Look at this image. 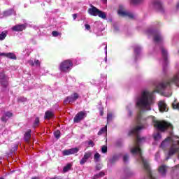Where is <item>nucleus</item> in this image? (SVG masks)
<instances>
[{
  "instance_id": "nucleus-1",
  "label": "nucleus",
  "mask_w": 179,
  "mask_h": 179,
  "mask_svg": "<svg viewBox=\"0 0 179 179\" xmlns=\"http://www.w3.org/2000/svg\"><path fill=\"white\" fill-rule=\"evenodd\" d=\"M143 128V126H136L129 131V135H134V136H136L135 146L131 150V152L133 153V155L137 153V155L140 156V159L143 162L144 168L147 170L150 178L156 179L155 177H153V175H152V172H150V167H149L148 161L143 159V157H142V152L139 148V145H141V143H143L146 141V138L145 137H141V136H139V134H141V131H142Z\"/></svg>"
},
{
  "instance_id": "nucleus-2",
  "label": "nucleus",
  "mask_w": 179,
  "mask_h": 179,
  "mask_svg": "<svg viewBox=\"0 0 179 179\" xmlns=\"http://www.w3.org/2000/svg\"><path fill=\"white\" fill-rule=\"evenodd\" d=\"M153 104V96L151 92L148 90H143L141 92V95L137 98L136 106L143 108V110H147L150 111L151 110L150 106Z\"/></svg>"
},
{
  "instance_id": "nucleus-3",
  "label": "nucleus",
  "mask_w": 179,
  "mask_h": 179,
  "mask_svg": "<svg viewBox=\"0 0 179 179\" xmlns=\"http://www.w3.org/2000/svg\"><path fill=\"white\" fill-rule=\"evenodd\" d=\"M154 127L161 132H165L167 129L173 131V125L166 121H155L154 122Z\"/></svg>"
},
{
  "instance_id": "nucleus-4",
  "label": "nucleus",
  "mask_w": 179,
  "mask_h": 179,
  "mask_svg": "<svg viewBox=\"0 0 179 179\" xmlns=\"http://www.w3.org/2000/svg\"><path fill=\"white\" fill-rule=\"evenodd\" d=\"M73 66V63L71 62V59H67L62 62L60 63L59 69L63 73H68L72 69Z\"/></svg>"
},
{
  "instance_id": "nucleus-5",
  "label": "nucleus",
  "mask_w": 179,
  "mask_h": 179,
  "mask_svg": "<svg viewBox=\"0 0 179 179\" xmlns=\"http://www.w3.org/2000/svg\"><path fill=\"white\" fill-rule=\"evenodd\" d=\"M88 13L92 16H99V17H101V19H107V14L99 10L93 5H91V8L88 9Z\"/></svg>"
},
{
  "instance_id": "nucleus-6",
  "label": "nucleus",
  "mask_w": 179,
  "mask_h": 179,
  "mask_svg": "<svg viewBox=\"0 0 179 179\" xmlns=\"http://www.w3.org/2000/svg\"><path fill=\"white\" fill-rule=\"evenodd\" d=\"M179 150V141H178V145L172 144L170 147L169 152H168V157H166V160H169L171 156H174L176 153H177Z\"/></svg>"
},
{
  "instance_id": "nucleus-7",
  "label": "nucleus",
  "mask_w": 179,
  "mask_h": 179,
  "mask_svg": "<svg viewBox=\"0 0 179 179\" xmlns=\"http://www.w3.org/2000/svg\"><path fill=\"white\" fill-rule=\"evenodd\" d=\"M79 97V94L74 92L71 96H69L64 99V103L66 104L67 103H75V101H76Z\"/></svg>"
},
{
  "instance_id": "nucleus-8",
  "label": "nucleus",
  "mask_w": 179,
  "mask_h": 179,
  "mask_svg": "<svg viewBox=\"0 0 179 179\" xmlns=\"http://www.w3.org/2000/svg\"><path fill=\"white\" fill-rule=\"evenodd\" d=\"M1 87L6 89L9 86V77L6 76L3 73H1Z\"/></svg>"
},
{
  "instance_id": "nucleus-9",
  "label": "nucleus",
  "mask_w": 179,
  "mask_h": 179,
  "mask_svg": "<svg viewBox=\"0 0 179 179\" xmlns=\"http://www.w3.org/2000/svg\"><path fill=\"white\" fill-rule=\"evenodd\" d=\"M79 152V148H74L69 150H64L62 151L63 156H69L70 155H75Z\"/></svg>"
},
{
  "instance_id": "nucleus-10",
  "label": "nucleus",
  "mask_w": 179,
  "mask_h": 179,
  "mask_svg": "<svg viewBox=\"0 0 179 179\" xmlns=\"http://www.w3.org/2000/svg\"><path fill=\"white\" fill-rule=\"evenodd\" d=\"M86 117V113L81 111L76 114L74 117L73 122L76 123L80 122L83 118Z\"/></svg>"
},
{
  "instance_id": "nucleus-11",
  "label": "nucleus",
  "mask_w": 179,
  "mask_h": 179,
  "mask_svg": "<svg viewBox=\"0 0 179 179\" xmlns=\"http://www.w3.org/2000/svg\"><path fill=\"white\" fill-rule=\"evenodd\" d=\"M92 153L91 151L85 152L83 157L80 161V164H81V166H83V164H85V163L87 162V159H90V157H92Z\"/></svg>"
},
{
  "instance_id": "nucleus-12",
  "label": "nucleus",
  "mask_w": 179,
  "mask_h": 179,
  "mask_svg": "<svg viewBox=\"0 0 179 179\" xmlns=\"http://www.w3.org/2000/svg\"><path fill=\"white\" fill-rule=\"evenodd\" d=\"M26 27H27V25L26 24H17L15 26H13L11 29L13 31H23V30H26Z\"/></svg>"
},
{
  "instance_id": "nucleus-13",
  "label": "nucleus",
  "mask_w": 179,
  "mask_h": 179,
  "mask_svg": "<svg viewBox=\"0 0 179 179\" xmlns=\"http://www.w3.org/2000/svg\"><path fill=\"white\" fill-rule=\"evenodd\" d=\"M117 13L118 15H120V16H128V17H130V19H134V17H135L134 14L128 11H124L122 9L118 10Z\"/></svg>"
},
{
  "instance_id": "nucleus-14",
  "label": "nucleus",
  "mask_w": 179,
  "mask_h": 179,
  "mask_svg": "<svg viewBox=\"0 0 179 179\" xmlns=\"http://www.w3.org/2000/svg\"><path fill=\"white\" fill-rule=\"evenodd\" d=\"M159 110L161 113H164L167 111V104L164 101H161L158 103Z\"/></svg>"
},
{
  "instance_id": "nucleus-15",
  "label": "nucleus",
  "mask_w": 179,
  "mask_h": 179,
  "mask_svg": "<svg viewBox=\"0 0 179 179\" xmlns=\"http://www.w3.org/2000/svg\"><path fill=\"white\" fill-rule=\"evenodd\" d=\"M159 173L162 176H166V173H167V166L166 165H162L158 169Z\"/></svg>"
},
{
  "instance_id": "nucleus-16",
  "label": "nucleus",
  "mask_w": 179,
  "mask_h": 179,
  "mask_svg": "<svg viewBox=\"0 0 179 179\" xmlns=\"http://www.w3.org/2000/svg\"><path fill=\"white\" fill-rule=\"evenodd\" d=\"M13 113L10 112H5L1 117V120L3 121V122H6L8 119L13 117Z\"/></svg>"
},
{
  "instance_id": "nucleus-17",
  "label": "nucleus",
  "mask_w": 179,
  "mask_h": 179,
  "mask_svg": "<svg viewBox=\"0 0 179 179\" xmlns=\"http://www.w3.org/2000/svg\"><path fill=\"white\" fill-rule=\"evenodd\" d=\"M1 57H6L10 59H16V55L15 53H1Z\"/></svg>"
},
{
  "instance_id": "nucleus-18",
  "label": "nucleus",
  "mask_w": 179,
  "mask_h": 179,
  "mask_svg": "<svg viewBox=\"0 0 179 179\" xmlns=\"http://www.w3.org/2000/svg\"><path fill=\"white\" fill-rule=\"evenodd\" d=\"M31 138V130L28 129L24 135V140L25 141V142H29Z\"/></svg>"
},
{
  "instance_id": "nucleus-19",
  "label": "nucleus",
  "mask_w": 179,
  "mask_h": 179,
  "mask_svg": "<svg viewBox=\"0 0 179 179\" xmlns=\"http://www.w3.org/2000/svg\"><path fill=\"white\" fill-rule=\"evenodd\" d=\"M54 117V112L48 110L45 113V120H51Z\"/></svg>"
},
{
  "instance_id": "nucleus-20",
  "label": "nucleus",
  "mask_w": 179,
  "mask_h": 179,
  "mask_svg": "<svg viewBox=\"0 0 179 179\" xmlns=\"http://www.w3.org/2000/svg\"><path fill=\"white\" fill-rule=\"evenodd\" d=\"M161 51H162L164 61L165 64H167V50L166 49H164V48H162Z\"/></svg>"
},
{
  "instance_id": "nucleus-21",
  "label": "nucleus",
  "mask_w": 179,
  "mask_h": 179,
  "mask_svg": "<svg viewBox=\"0 0 179 179\" xmlns=\"http://www.w3.org/2000/svg\"><path fill=\"white\" fill-rule=\"evenodd\" d=\"M153 5L155 8H157V9H159V10L162 9V3H160L159 0L154 1Z\"/></svg>"
},
{
  "instance_id": "nucleus-22",
  "label": "nucleus",
  "mask_w": 179,
  "mask_h": 179,
  "mask_svg": "<svg viewBox=\"0 0 179 179\" xmlns=\"http://www.w3.org/2000/svg\"><path fill=\"white\" fill-rule=\"evenodd\" d=\"M71 169H72V164H67L66 166L63 168V173H68Z\"/></svg>"
},
{
  "instance_id": "nucleus-23",
  "label": "nucleus",
  "mask_w": 179,
  "mask_h": 179,
  "mask_svg": "<svg viewBox=\"0 0 179 179\" xmlns=\"http://www.w3.org/2000/svg\"><path fill=\"white\" fill-rule=\"evenodd\" d=\"M13 9H10V10H8L7 11H4L3 13V15L4 17H6V16H10V15H13Z\"/></svg>"
},
{
  "instance_id": "nucleus-24",
  "label": "nucleus",
  "mask_w": 179,
  "mask_h": 179,
  "mask_svg": "<svg viewBox=\"0 0 179 179\" xmlns=\"http://www.w3.org/2000/svg\"><path fill=\"white\" fill-rule=\"evenodd\" d=\"M154 41H155V43H160V41H162V36L159 34L155 35Z\"/></svg>"
},
{
  "instance_id": "nucleus-25",
  "label": "nucleus",
  "mask_w": 179,
  "mask_h": 179,
  "mask_svg": "<svg viewBox=\"0 0 179 179\" xmlns=\"http://www.w3.org/2000/svg\"><path fill=\"white\" fill-rule=\"evenodd\" d=\"M169 85H170V83H161L159 85V89H166V87H167V86H169Z\"/></svg>"
},
{
  "instance_id": "nucleus-26",
  "label": "nucleus",
  "mask_w": 179,
  "mask_h": 179,
  "mask_svg": "<svg viewBox=\"0 0 179 179\" xmlns=\"http://www.w3.org/2000/svg\"><path fill=\"white\" fill-rule=\"evenodd\" d=\"M105 173L103 171H101L99 173L94 175L92 179H99L101 178V177H104Z\"/></svg>"
},
{
  "instance_id": "nucleus-27",
  "label": "nucleus",
  "mask_w": 179,
  "mask_h": 179,
  "mask_svg": "<svg viewBox=\"0 0 179 179\" xmlns=\"http://www.w3.org/2000/svg\"><path fill=\"white\" fill-rule=\"evenodd\" d=\"M107 133V126L102 127L100 131L98 132V135H103V134Z\"/></svg>"
},
{
  "instance_id": "nucleus-28",
  "label": "nucleus",
  "mask_w": 179,
  "mask_h": 179,
  "mask_svg": "<svg viewBox=\"0 0 179 179\" xmlns=\"http://www.w3.org/2000/svg\"><path fill=\"white\" fill-rule=\"evenodd\" d=\"M141 2H143V0H130L131 5H138V3H141Z\"/></svg>"
},
{
  "instance_id": "nucleus-29",
  "label": "nucleus",
  "mask_w": 179,
  "mask_h": 179,
  "mask_svg": "<svg viewBox=\"0 0 179 179\" xmlns=\"http://www.w3.org/2000/svg\"><path fill=\"white\" fill-rule=\"evenodd\" d=\"M167 145H169V140L166 139L164 141H162V143L160 145V148H162V149H164V148H166Z\"/></svg>"
},
{
  "instance_id": "nucleus-30",
  "label": "nucleus",
  "mask_w": 179,
  "mask_h": 179,
  "mask_svg": "<svg viewBox=\"0 0 179 179\" xmlns=\"http://www.w3.org/2000/svg\"><path fill=\"white\" fill-rule=\"evenodd\" d=\"M8 36V31H3L1 34V40H5V37Z\"/></svg>"
},
{
  "instance_id": "nucleus-31",
  "label": "nucleus",
  "mask_w": 179,
  "mask_h": 179,
  "mask_svg": "<svg viewBox=\"0 0 179 179\" xmlns=\"http://www.w3.org/2000/svg\"><path fill=\"white\" fill-rule=\"evenodd\" d=\"M111 121H113V113H108L107 114V122H111Z\"/></svg>"
},
{
  "instance_id": "nucleus-32",
  "label": "nucleus",
  "mask_w": 179,
  "mask_h": 179,
  "mask_svg": "<svg viewBox=\"0 0 179 179\" xmlns=\"http://www.w3.org/2000/svg\"><path fill=\"white\" fill-rule=\"evenodd\" d=\"M100 157L101 155L99 154V152L95 153L94 155V160L95 162H100Z\"/></svg>"
},
{
  "instance_id": "nucleus-33",
  "label": "nucleus",
  "mask_w": 179,
  "mask_h": 179,
  "mask_svg": "<svg viewBox=\"0 0 179 179\" xmlns=\"http://www.w3.org/2000/svg\"><path fill=\"white\" fill-rule=\"evenodd\" d=\"M61 34H62L60 32H59L58 31H53L52 32V36L53 37H58V36H61Z\"/></svg>"
},
{
  "instance_id": "nucleus-34",
  "label": "nucleus",
  "mask_w": 179,
  "mask_h": 179,
  "mask_svg": "<svg viewBox=\"0 0 179 179\" xmlns=\"http://www.w3.org/2000/svg\"><path fill=\"white\" fill-rule=\"evenodd\" d=\"M17 101L19 103H24V101H27V98H24L23 96H20L18 98Z\"/></svg>"
},
{
  "instance_id": "nucleus-35",
  "label": "nucleus",
  "mask_w": 179,
  "mask_h": 179,
  "mask_svg": "<svg viewBox=\"0 0 179 179\" xmlns=\"http://www.w3.org/2000/svg\"><path fill=\"white\" fill-rule=\"evenodd\" d=\"M54 135L57 139H59L61 136V131H59V130H57L55 132Z\"/></svg>"
},
{
  "instance_id": "nucleus-36",
  "label": "nucleus",
  "mask_w": 179,
  "mask_h": 179,
  "mask_svg": "<svg viewBox=\"0 0 179 179\" xmlns=\"http://www.w3.org/2000/svg\"><path fill=\"white\" fill-rule=\"evenodd\" d=\"M154 139L155 141H160L162 139V135L159 133L154 135Z\"/></svg>"
},
{
  "instance_id": "nucleus-37",
  "label": "nucleus",
  "mask_w": 179,
  "mask_h": 179,
  "mask_svg": "<svg viewBox=\"0 0 179 179\" xmlns=\"http://www.w3.org/2000/svg\"><path fill=\"white\" fill-rule=\"evenodd\" d=\"M34 65L37 67V68H40L41 65V62H40V60L38 59H35L34 60Z\"/></svg>"
},
{
  "instance_id": "nucleus-38",
  "label": "nucleus",
  "mask_w": 179,
  "mask_h": 179,
  "mask_svg": "<svg viewBox=\"0 0 179 179\" xmlns=\"http://www.w3.org/2000/svg\"><path fill=\"white\" fill-rule=\"evenodd\" d=\"M178 81H179V74L175 76L172 78V80H171V82H173V83H177V82H178Z\"/></svg>"
},
{
  "instance_id": "nucleus-39",
  "label": "nucleus",
  "mask_w": 179,
  "mask_h": 179,
  "mask_svg": "<svg viewBox=\"0 0 179 179\" xmlns=\"http://www.w3.org/2000/svg\"><path fill=\"white\" fill-rule=\"evenodd\" d=\"M40 124V118L36 117L35 121L34 122V127H37Z\"/></svg>"
},
{
  "instance_id": "nucleus-40",
  "label": "nucleus",
  "mask_w": 179,
  "mask_h": 179,
  "mask_svg": "<svg viewBox=\"0 0 179 179\" xmlns=\"http://www.w3.org/2000/svg\"><path fill=\"white\" fill-rule=\"evenodd\" d=\"M101 152L106 153L107 152V145H103L101 147Z\"/></svg>"
},
{
  "instance_id": "nucleus-41",
  "label": "nucleus",
  "mask_w": 179,
  "mask_h": 179,
  "mask_svg": "<svg viewBox=\"0 0 179 179\" xmlns=\"http://www.w3.org/2000/svg\"><path fill=\"white\" fill-rule=\"evenodd\" d=\"M172 106L173 108H178L179 110V103L177 102H174L172 103Z\"/></svg>"
},
{
  "instance_id": "nucleus-42",
  "label": "nucleus",
  "mask_w": 179,
  "mask_h": 179,
  "mask_svg": "<svg viewBox=\"0 0 179 179\" xmlns=\"http://www.w3.org/2000/svg\"><path fill=\"white\" fill-rule=\"evenodd\" d=\"M24 51L27 57H29V55H30V54L31 53V50L30 49H25Z\"/></svg>"
},
{
  "instance_id": "nucleus-43",
  "label": "nucleus",
  "mask_w": 179,
  "mask_h": 179,
  "mask_svg": "<svg viewBox=\"0 0 179 179\" xmlns=\"http://www.w3.org/2000/svg\"><path fill=\"white\" fill-rule=\"evenodd\" d=\"M88 145L93 148V146H94V143L93 142V141L90 140V141H88Z\"/></svg>"
},
{
  "instance_id": "nucleus-44",
  "label": "nucleus",
  "mask_w": 179,
  "mask_h": 179,
  "mask_svg": "<svg viewBox=\"0 0 179 179\" xmlns=\"http://www.w3.org/2000/svg\"><path fill=\"white\" fill-rule=\"evenodd\" d=\"M139 51H141V48H139V47H136V48H134V52H135L136 54H138V52H139Z\"/></svg>"
},
{
  "instance_id": "nucleus-45",
  "label": "nucleus",
  "mask_w": 179,
  "mask_h": 179,
  "mask_svg": "<svg viewBox=\"0 0 179 179\" xmlns=\"http://www.w3.org/2000/svg\"><path fill=\"white\" fill-rule=\"evenodd\" d=\"M123 161L124 162V163H127V162H128V156L127 155L124 156Z\"/></svg>"
},
{
  "instance_id": "nucleus-46",
  "label": "nucleus",
  "mask_w": 179,
  "mask_h": 179,
  "mask_svg": "<svg viewBox=\"0 0 179 179\" xmlns=\"http://www.w3.org/2000/svg\"><path fill=\"white\" fill-rule=\"evenodd\" d=\"M117 160V157H113L112 159L109 160L110 163H114V162Z\"/></svg>"
},
{
  "instance_id": "nucleus-47",
  "label": "nucleus",
  "mask_w": 179,
  "mask_h": 179,
  "mask_svg": "<svg viewBox=\"0 0 179 179\" xmlns=\"http://www.w3.org/2000/svg\"><path fill=\"white\" fill-rule=\"evenodd\" d=\"M28 64H29L31 66H34V62H33V60L28 61Z\"/></svg>"
},
{
  "instance_id": "nucleus-48",
  "label": "nucleus",
  "mask_w": 179,
  "mask_h": 179,
  "mask_svg": "<svg viewBox=\"0 0 179 179\" xmlns=\"http://www.w3.org/2000/svg\"><path fill=\"white\" fill-rule=\"evenodd\" d=\"M85 26L86 30H90V25H89V24H85Z\"/></svg>"
},
{
  "instance_id": "nucleus-49",
  "label": "nucleus",
  "mask_w": 179,
  "mask_h": 179,
  "mask_svg": "<svg viewBox=\"0 0 179 179\" xmlns=\"http://www.w3.org/2000/svg\"><path fill=\"white\" fill-rule=\"evenodd\" d=\"M104 115V110H103V108L100 109V115L103 116Z\"/></svg>"
},
{
  "instance_id": "nucleus-50",
  "label": "nucleus",
  "mask_w": 179,
  "mask_h": 179,
  "mask_svg": "<svg viewBox=\"0 0 179 179\" xmlns=\"http://www.w3.org/2000/svg\"><path fill=\"white\" fill-rule=\"evenodd\" d=\"M73 20H76V17H78V15L77 14H73Z\"/></svg>"
},
{
  "instance_id": "nucleus-51",
  "label": "nucleus",
  "mask_w": 179,
  "mask_h": 179,
  "mask_svg": "<svg viewBox=\"0 0 179 179\" xmlns=\"http://www.w3.org/2000/svg\"><path fill=\"white\" fill-rule=\"evenodd\" d=\"M101 2H102L103 3H107V0H101Z\"/></svg>"
},
{
  "instance_id": "nucleus-52",
  "label": "nucleus",
  "mask_w": 179,
  "mask_h": 179,
  "mask_svg": "<svg viewBox=\"0 0 179 179\" xmlns=\"http://www.w3.org/2000/svg\"><path fill=\"white\" fill-rule=\"evenodd\" d=\"M96 170L99 171L100 170V168L96 166Z\"/></svg>"
},
{
  "instance_id": "nucleus-53",
  "label": "nucleus",
  "mask_w": 179,
  "mask_h": 179,
  "mask_svg": "<svg viewBox=\"0 0 179 179\" xmlns=\"http://www.w3.org/2000/svg\"><path fill=\"white\" fill-rule=\"evenodd\" d=\"M176 167H178L179 168V164L176 165Z\"/></svg>"
},
{
  "instance_id": "nucleus-54",
  "label": "nucleus",
  "mask_w": 179,
  "mask_h": 179,
  "mask_svg": "<svg viewBox=\"0 0 179 179\" xmlns=\"http://www.w3.org/2000/svg\"><path fill=\"white\" fill-rule=\"evenodd\" d=\"M177 8H179V3L178 4Z\"/></svg>"
},
{
  "instance_id": "nucleus-55",
  "label": "nucleus",
  "mask_w": 179,
  "mask_h": 179,
  "mask_svg": "<svg viewBox=\"0 0 179 179\" xmlns=\"http://www.w3.org/2000/svg\"><path fill=\"white\" fill-rule=\"evenodd\" d=\"M1 179H4L3 178H1Z\"/></svg>"
},
{
  "instance_id": "nucleus-56",
  "label": "nucleus",
  "mask_w": 179,
  "mask_h": 179,
  "mask_svg": "<svg viewBox=\"0 0 179 179\" xmlns=\"http://www.w3.org/2000/svg\"><path fill=\"white\" fill-rule=\"evenodd\" d=\"M0 40H1V34H0Z\"/></svg>"
}]
</instances>
